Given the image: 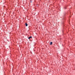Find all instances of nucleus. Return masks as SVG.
<instances>
[{
	"label": "nucleus",
	"mask_w": 75,
	"mask_h": 75,
	"mask_svg": "<svg viewBox=\"0 0 75 75\" xmlns=\"http://www.w3.org/2000/svg\"><path fill=\"white\" fill-rule=\"evenodd\" d=\"M52 42H50V45H52Z\"/></svg>",
	"instance_id": "obj_2"
},
{
	"label": "nucleus",
	"mask_w": 75,
	"mask_h": 75,
	"mask_svg": "<svg viewBox=\"0 0 75 75\" xmlns=\"http://www.w3.org/2000/svg\"><path fill=\"white\" fill-rule=\"evenodd\" d=\"M25 25L26 27H27L28 25V24H27V23H25Z\"/></svg>",
	"instance_id": "obj_1"
},
{
	"label": "nucleus",
	"mask_w": 75,
	"mask_h": 75,
	"mask_svg": "<svg viewBox=\"0 0 75 75\" xmlns=\"http://www.w3.org/2000/svg\"><path fill=\"white\" fill-rule=\"evenodd\" d=\"M32 37L31 36H30L29 38H28V39H30V38H31Z\"/></svg>",
	"instance_id": "obj_3"
}]
</instances>
